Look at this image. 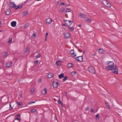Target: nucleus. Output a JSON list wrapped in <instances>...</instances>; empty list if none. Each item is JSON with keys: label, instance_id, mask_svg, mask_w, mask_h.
<instances>
[{"label": "nucleus", "instance_id": "f257e3e1", "mask_svg": "<svg viewBox=\"0 0 122 122\" xmlns=\"http://www.w3.org/2000/svg\"><path fill=\"white\" fill-rule=\"evenodd\" d=\"M108 66H106L105 69L106 70H112V69L114 68H116V65H114V63L113 61H110L108 63Z\"/></svg>", "mask_w": 122, "mask_h": 122}, {"label": "nucleus", "instance_id": "f03ea898", "mask_svg": "<svg viewBox=\"0 0 122 122\" xmlns=\"http://www.w3.org/2000/svg\"><path fill=\"white\" fill-rule=\"evenodd\" d=\"M63 21L65 23L66 26H70L73 23V21H68L65 20H64Z\"/></svg>", "mask_w": 122, "mask_h": 122}, {"label": "nucleus", "instance_id": "7ed1b4c3", "mask_svg": "<svg viewBox=\"0 0 122 122\" xmlns=\"http://www.w3.org/2000/svg\"><path fill=\"white\" fill-rule=\"evenodd\" d=\"M88 69L90 72L93 74H94L95 73V70L93 67L92 66H90L88 68Z\"/></svg>", "mask_w": 122, "mask_h": 122}, {"label": "nucleus", "instance_id": "20e7f679", "mask_svg": "<svg viewBox=\"0 0 122 122\" xmlns=\"http://www.w3.org/2000/svg\"><path fill=\"white\" fill-rule=\"evenodd\" d=\"M103 3L104 5L107 7H110L111 6V5L109 2L107 0H105L104 2Z\"/></svg>", "mask_w": 122, "mask_h": 122}, {"label": "nucleus", "instance_id": "39448f33", "mask_svg": "<svg viewBox=\"0 0 122 122\" xmlns=\"http://www.w3.org/2000/svg\"><path fill=\"white\" fill-rule=\"evenodd\" d=\"M75 59L78 61L81 62L83 61V57L82 56L77 57Z\"/></svg>", "mask_w": 122, "mask_h": 122}, {"label": "nucleus", "instance_id": "423d86ee", "mask_svg": "<svg viewBox=\"0 0 122 122\" xmlns=\"http://www.w3.org/2000/svg\"><path fill=\"white\" fill-rule=\"evenodd\" d=\"M112 70H112V72L113 73L116 74H118V69L117 68V66H116V68H114L112 69Z\"/></svg>", "mask_w": 122, "mask_h": 122}, {"label": "nucleus", "instance_id": "0eeeda50", "mask_svg": "<svg viewBox=\"0 0 122 122\" xmlns=\"http://www.w3.org/2000/svg\"><path fill=\"white\" fill-rule=\"evenodd\" d=\"M9 5L10 8H15L17 7V6L13 2H10L9 4Z\"/></svg>", "mask_w": 122, "mask_h": 122}, {"label": "nucleus", "instance_id": "6e6552de", "mask_svg": "<svg viewBox=\"0 0 122 122\" xmlns=\"http://www.w3.org/2000/svg\"><path fill=\"white\" fill-rule=\"evenodd\" d=\"M59 84L58 82H53L52 84V85L53 87L54 88H57L58 85Z\"/></svg>", "mask_w": 122, "mask_h": 122}, {"label": "nucleus", "instance_id": "1a4fd4ad", "mask_svg": "<svg viewBox=\"0 0 122 122\" xmlns=\"http://www.w3.org/2000/svg\"><path fill=\"white\" fill-rule=\"evenodd\" d=\"M63 34L65 38L68 39L70 37V34L68 33H64Z\"/></svg>", "mask_w": 122, "mask_h": 122}, {"label": "nucleus", "instance_id": "9d476101", "mask_svg": "<svg viewBox=\"0 0 122 122\" xmlns=\"http://www.w3.org/2000/svg\"><path fill=\"white\" fill-rule=\"evenodd\" d=\"M53 21V20L51 18H49L46 20V22L48 24H51Z\"/></svg>", "mask_w": 122, "mask_h": 122}, {"label": "nucleus", "instance_id": "9b49d317", "mask_svg": "<svg viewBox=\"0 0 122 122\" xmlns=\"http://www.w3.org/2000/svg\"><path fill=\"white\" fill-rule=\"evenodd\" d=\"M54 76V74L53 73H50L48 75V77L49 78H50L53 77Z\"/></svg>", "mask_w": 122, "mask_h": 122}, {"label": "nucleus", "instance_id": "f8f14e48", "mask_svg": "<svg viewBox=\"0 0 122 122\" xmlns=\"http://www.w3.org/2000/svg\"><path fill=\"white\" fill-rule=\"evenodd\" d=\"M16 24V21H13L11 22V25L13 27H15Z\"/></svg>", "mask_w": 122, "mask_h": 122}, {"label": "nucleus", "instance_id": "ddd939ff", "mask_svg": "<svg viewBox=\"0 0 122 122\" xmlns=\"http://www.w3.org/2000/svg\"><path fill=\"white\" fill-rule=\"evenodd\" d=\"M12 64V62L8 61L6 64V66L8 67H10L11 66Z\"/></svg>", "mask_w": 122, "mask_h": 122}, {"label": "nucleus", "instance_id": "4468645a", "mask_svg": "<svg viewBox=\"0 0 122 122\" xmlns=\"http://www.w3.org/2000/svg\"><path fill=\"white\" fill-rule=\"evenodd\" d=\"M47 90L46 88H45L43 90H42V93L43 95H45L46 94Z\"/></svg>", "mask_w": 122, "mask_h": 122}, {"label": "nucleus", "instance_id": "2eb2a0df", "mask_svg": "<svg viewBox=\"0 0 122 122\" xmlns=\"http://www.w3.org/2000/svg\"><path fill=\"white\" fill-rule=\"evenodd\" d=\"M80 16L83 18H85L86 17V15L81 13H80Z\"/></svg>", "mask_w": 122, "mask_h": 122}, {"label": "nucleus", "instance_id": "dca6fc26", "mask_svg": "<svg viewBox=\"0 0 122 122\" xmlns=\"http://www.w3.org/2000/svg\"><path fill=\"white\" fill-rule=\"evenodd\" d=\"M110 17L111 19H114L115 18L116 15L114 14H112L110 15Z\"/></svg>", "mask_w": 122, "mask_h": 122}, {"label": "nucleus", "instance_id": "f3484780", "mask_svg": "<svg viewBox=\"0 0 122 122\" xmlns=\"http://www.w3.org/2000/svg\"><path fill=\"white\" fill-rule=\"evenodd\" d=\"M10 9H7L5 11V13L6 15H8L10 14Z\"/></svg>", "mask_w": 122, "mask_h": 122}, {"label": "nucleus", "instance_id": "a211bd4d", "mask_svg": "<svg viewBox=\"0 0 122 122\" xmlns=\"http://www.w3.org/2000/svg\"><path fill=\"white\" fill-rule=\"evenodd\" d=\"M98 52L100 54H102V53H104L105 52L104 51L101 49H99L98 51Z\"/></svg>", "mask_w": 122, "mask_h": 122}, {"label": "nucleus", "instance_id": "6ab92c4d", "mask_svg": "<svg viewBox=\"0 0 122 122\" xmlns=\"http://www.w3.org/2000/svg\"><path fill=\"white\" fill-rule=\"evenodd\" d=\"M65 10V9L64 8H61L59 10V13H62L64 12Z\"/></svg>", "mask_w": 122, "mask_h": 122}, {"label": "nucleus", "instance_id": "aec40b11", "mask_svg": "<svg viewBox=\"0 0 122 122\" xmlns=\"http://www.w3.org/2000/svg\"><path fill=\"white\" fill-rule=\"evenodd\" d=\"M64 77V75L63 73H62L59 75V77L60 79H61Z\"/></svg>", "mask_w": 122, "mask_h": 122}, {"label": "nucleus", "instance_id": "412c9836", "mask_svg": "<svg viewBox=\"0 0 122 122\" xmlns=\"http://www.w3.org/2000/svg\"><path fill=\"white\" fill-rule=\"evenodd\" d=\"M67 66L69 68H71L73 67L74 65L71 63H69L68 64Z\"/></svg>", "mask_w": 122, "mask_h": 122}, {"label": "nucleus", "instance_id": "4be33fe9", "mask_svg": "<svg viewBox=\"0 0 122 122\" xmlns=\"http://www.w3.org/2000/svg\"><path fill=\"white\" fill-rule=\"evenodd\" d=\"M61 61H58L56 62V64L58 66H59L61 65Z\"/></svg>", "mask_w": 122, "mask_h": 122}, {"label": "nucleus", "instance_id": "5701e85b", "mask_svg": "<svg viewBox=\"0 0 122 122\" xmlns=\"http://www.w3.org/2000/svg\"><path fill=\"white\" fill-rule=\"evenodd\" d=\"M22 7V4L21 5H18L17 7H15V10H16L18 9H20Z\"/></svg>", "mask_w": 122, "mask_h": 122}, {"label": "nucleus", "instance_id": "b1692460", "mask_svg": "<svg viewBox=\"0 0 122 122\" xmlns=\"http://www.w3.org/2000/svg\"><path fill=\"white\" fill-rule=\"evenodd\" d=\"M41 56V55L40 53L38 54L37 55L36 57V59H37L39 58H40Z\"/></svg>", "mask_w": 122, "mask_h": 122}, {"label": "nucleus", "instance_id": "393cba45", "mask_svg": "<svg viewBox=\"0 0 122 122\" xmlns=\"http://www.w3.org/2000/svg\"><path fill=\"white\" fill-rule=\"evenodd\" d=\"M87 18V19L86 20V21L88 22L89 23H90L91 21V20L88 18Z\"/></svg>", "mask_w": 122, "mask_h": 122}, {"label": "nucleus", "instance_id": "a878e982", "mask_svg": "<svg viewBox=\"0 0 122 122\" xmlns=\"http://www.w3.org/2000/svg\"><path fill=\"white\" fill-rule=\"evenodd\" d=\"M76 72L75 71H73L71 72L70 73V74L71 75H72V76H73V75H75L76 74Z\"/></svg>", "mask_w": 122, "mask_h": 122}, {"label": "nucleus", "instance_id": "bb28decb", "mask_svg": "<svg viewBox=\"0 0 122 122\" xmlns=\"http://www.w3.org/2000/svg\"><path fill=\"white\" fill-rule=\"evenodd\" d=\"M64 78L63 79V81H64L68 79V77L67 76H65L64 77Z\"/></svg>", "mask_w": 122, "mask_h": 122}, {"label": "nucleus", "instance_id": "cd10ccee", "mask_svg": "<svg viewBox=\"0 0 122 122\" xmlns=\"http://www.w3.org/2000/svg\"><path fill=\"white\" fill-rule=\"evenodd\" d=\"M29 50V48L28 47H26L25 50V51L24 52L25 53L27 52Z\"/></svg>", "mask_w": 122, "mask_h": 122}, {"label": "nucleus", "instance_id": "c85d7f7f", "mask_svg": "<svg viewBox=\"0 0 122 122\" xmlns=\"http://www.w3.org/2000/svg\"><path fill=\"white\" fill-rule=\"evenodd\" d=\"M29 25V24L28 23H26L25 24V25L24 26V27L25 28H26L28 27Z\"/></svg>", "mask_w": 122, "mask_h": 122}, {"label": "nucleus", "instance_id": "c756f323", "mask_svg": "<svg viewBox=\"0 0 122 122\" xmlns=\"http://www.w3.org/2000/svg\"><path fill=\"white\" fill-rule=\"evenodd\" d=\"M71 31H73L74 29L73 27H69L68 28Z\"/></svg>", "mask_w": 122, "mask_h": 122}, {"label": "nucleus", "instance_id": "7c9ffc66", "mask_svg": "<svg viewBox=\"0 0 122 122\" xmlns=\"http://www.w3.org/2000/svg\"><path fill=\"white\" fill-rule=\"evenodd\" d=\"M59 1H58V4L60 5H64L65 4L64 3H61V2H60L61 3L60 4L59 3Z\"/></svg>", "mask_w": 122, "mask_h": 122}, {"label": "nucleus", "instance_id": "2f4dec72", "mask_svg": "<svg viewBox=\"0 0 122 122\" xmlns=\"http://www.w3.org/2000/svg\"><path fill=\"white\" fill-rule=\"evenodd\" d=\"M28 13V12L27 11H25L24 12V16H25Z\"/></svg>", "mask_w": 122, "mask_h": 122}, {"label": "nucleus", "instance_id": "473e14b6", "mask_svg": "<svg viewBox=\"0 0 122 122\" xmlns=\"http://www.w3.org/2000/svg\"><path fill=\"white\" fill-rule=\"evenodd\" d=\"M105 105H106L107 107L108 108H110V107L109 106V105L108 104V103L107 102H105Z\"/></svg>", "mask_w": 122, "mask_h": 122}, {"label": "nucleus", "instance_id": "72a5a7b5", "mask_svg": "<svg viewBox=\"0 0 122 122\" xmlns=\"http://www.w3.org/2000/svg\"><path fill=\"white\" fill-rule=\"evenodd\" d=\"M71 11V10L69 8H67L66 10L65 11L66 12H70Z\"/></svg>", "mask_w": 122, "mask_h": 122}, {"label": "nucleus", "instance_id": "f704fd0d", "mask_svg": "<svg viewBox=\"0 0 122 122\" xmlns=\"http://www.w3.org/2000/svg\"><path fill=\"white\" fill-rule=\"evenodd\" d=\"M36 110L35 109H33L31 110V112L32 113H35Z\"/></svg>", "mask_w": 122, "mask_h": 122}, {"label": "nucleus", "instance_id": "c9c22d12", "mask_svg": "<svg viewBox=\"0 0 122 122\" xmlns=\"http://www.w3.org/2000/svg\"><path fill=\"white\" fill-rule=\"evenodd\" d=\"M17 103L18 104L19 106H20L21 105H22V103L19 102H17Z\"/></svg>", "mask_w": 122, "mask_h": 122}, {"label": "nucleus", "instance_id": "e433bc0d", "mask_svg": "<svg viewBox=\"0 0 122 122\" xmlns=\"http://www.w3.org/2000/svg\"><path fill=\"white\" fill-rule=\"evenodd\" d=\"M10 108L9 110H12L13 109V107H11V102L10 103Z\"/></svg>", "mask_w": 122, "mask_h": 122}, {"label": "nucleus", "instance_id": "4c0bfd02", "mask_svg": "<svg viewBox=\"0 0 122 122\" xmlns=\"http://www.w3.org/2000/svg\"><path fill=\"white\" fill-rule=\"evenodd\" d=\"M57 102H58L59 104H62V103L60 99H59V100L57 101Z\"/></svg>", "mask_w": 122, "mask_h": 122}, {"label": "nucleus", "instance_id": "58836bf2", "mask_svg": "<svg viewBox=\"0 0 122 122\" xmlns=\"http://www.w3.org/2000/svg\"><path fill=\"white\" fill-rule=\"evenodd\" d=\"M38 60H37L34 61V63L35 65H36L38 64Z\"/></svg>", "mask_w": 122, "mask_h": 122}, {"label": "nucleus", "instance_id": "ea45409f", "mask_svg": "<svg viewBox=\"0 0 122 122\" xmlns=\"http://www.w3.org/2000/svg\"><path fill=\"white\" fill-rule=\"evenodd\" d=\"M74 53V50H71L70 51V53L72 55L73 53Z\"/></svg>", "mask_w": 122, "mask_h": 122}, {"label": "nucleus", "instance_id": "a19ab883", "mask_svg": "<svg viewBox=\"0 0 122 122\" xmlns=\"http://www.w3.org/2000/svg\"><path fill=\"white\" fill-rule=\"evenodd\" d=\"M12 39L11 38H10L9 39L8 41V43H9L12 41Z\"/></svg>", "mask_w": 122, "mask_h": 122}, {"label": "nucleus", "instance_id": "79ce46f5", "mask_svg": "<svg viewBox=\"0 0 122 122\" xmlns=\"http://www.w3.org/2000/svg\"><path fill=\"white\" fill-rule=\"evenodd\" d=\"M7 55V53L6 52H5V53L4 55L3 56L4 57H5Z\"/></svg>", "mask_w": 122, "mask_h": 122}, {"label": "nucleus", "instance_id": "37998d69", "mask_svg": "<svg viewBox=\"0 0 122 122\" xmlns=\"http://www.w3.org/2000/svg\"><path fill=\"white\" fill-rule=\"evenodd\" d=\"M42 81V79H39L38 81V82L39 83H41Z\"/></svg>", "mask_w": 122, "mask_h": 122}, {"label": "nucleus", "instance_id": "c03bdc74", "mask_svg": "<svg viewBox=\"0 0 122 122\" xmlns=\"http://www.w3.org/2000/svg\"><path fill=\"white\" fill-rule=\"evenodd\" d=\"M89 109V106H88L87 107H86L85 109V110L86 111H87V110H88Z\"/></svg>", "mask_w": 122, "mask_h": 122}, {"label": "nucleus", "instance_id": "a18cd8bd", "mask_svg": "<svg viewBox=\"0 0 122 122\" xmlns=\"http://www.w3.org/2000/svg\"><path fill=\"white\" fill-rule=\"evenodd\" d=\"M96 118H98V119H99V115L98 114H97L96 116Z\"/></svg>", "mask_w": 122, "mask_h": 122}, {"label": "nucleus", "instance_id": "49530a36", "mask_svg": "<svg viewBox=\"0 0 122 122\" xmlns=\"http://www.w3.org/2000/svg\"><path fill=\"white\" fill-rule=\"evenodd\" d=\"M94 110H93V108H92L91 109V113H94Z\"/></svg>", "mask_w": 122, "mask_h": 122}, {"label": "nucleus", "instance_id": "de8ad7c7", "mask_svg": "<svg viewBox=\"0 0 122 122\" xmlns=\"http://www.w3.org/2000/svg\"><path fill=\"white\" fill-rule=\"evenodd\" d=\"M73 57H75L76 56V55L74 53L71 55Z\"/></svg>", "mask_w": 122, "mask_h": 122}, {"label": "nucleus", "instance_id": "09e8293b", "mask_svg": "<svg viewBox=\"0 0 122 122\" xmlns=\"http://www.w3.org/2000/svg\"><path fill=\"white\" fill-rule=\"evenodd\" d=\"M35 103V102H31L30 103H28V104H30L32 103Z\"/></svg>", "mask_w": 122, "mask_h": 122}, {"label": "nucleus", "instance_id": "8fccbe9b", "mask_svg": "<svg viewBox=\"0 0 122 122\" xmlns=\"http://www.w3.org/2000/svg\"><path fill=\"white\" fill-rule=\"evenodd\" d=\"M33 36H34V37L36 36V33H34L33 35Z\"/></svg>", "mask_w": 122, "mask_h": 122}, {"label": "nucleus", "instance_id": "3c124183", "mask_svg": "<svg viewBox=\"0 0 122 122\" xmlns=\"http://www.w3.org/2000/svg\"><path fill=\"white\" fill-rule=\"evenodd\" d=\"M35 90L33 89H32L31 90V92H35Z\"/></svg>", "mask_w": 122, "mask_h": 122}, {"label": "nucleus", "instance_id": "603ef678", "mask_svg": "<svg viewBox=\"0 0 122 122\" xmlns=\"http://www.w3.org/2000/svg\"><path fill=\"white\" fill-rule=\"evenodd\" d=\"M16 116L17 117H20V114H16Z\"/></svg>", "mask_w": 122, "mask_h": 122}, {"label": "nucleus", "instance_id": "864d4df0", "mask_svg": "<svg viewBox=\"0 0 122 122\" xmlns=\"http://www.w3.org/2000/svg\"><path fill=\"white\" fill-rule=\"evenodd\" d=\"M15 119L18 120L19 121H20V119L18 117H16Z\"/></svg>", "mask_w": 122, "mask_h": 122}, {"label": "nucleus", "instance_id": "5fc2aeb1", "mask_svg": "<svg viewBox=\"0 0 122 122\" xmlns=\"http://www.w3.org/2000/svg\"><path fill=\"white\" fill-rule=\"evenodd\" d=\"M78 51L79 52H81L82 51L81 49H79Z\"/></svg>", "mask_w": 122, "mask_h": 122}, {"label": "nucleus", "instance_id": "6e6d98bb", "mask_svg": "<svg viewBox=\"0 0 122 122\" xmlns=\"http://www.w3.org/2000/svg\"><path fill=\"white\" fill-rule=\"evenodd\" d=\"M48 32H46V37H47V36H48Z\"/></svg>", "mask_w": 122, "mask_h": 122}, {"label": "nucleus", "instance_id": "4d7b16f0", "mask_svg": "<svg viewBox=\"0 0 122 122\" xmlns=\"http://www.w3.org/2000/svg\"><path fill=\"white\" fill-rule=\"evenodd\" d=\"M62 26H65L66 25L65 23V24H62Z\"/></svg>", "mask_w": 122, "mask_h": 122}, {"label": "nucleus", "instance_id": "13d9d810", "mask_svg": "<svg viewBox=\"0 0 122 122\" xmlns=\"http://www.w3.org/2000/svg\"><path fill=\"white\" fill-rule=\"evenodd\" d=\"M47 37H46V38L45 39V41H47Z\"/></svg>", "mask_w": 122, "mask_h": 122}, {"label": "nucleus", "instance_id": "bf43d9fd", "mask_svg": "<svg viewBox=\"0 0 122 122\" xmlns=\"http://www.w3.org/2000/svg\"><path fill=\"white\" fill-rule=\"evenodd\" d=\"M70 6V5H66V7L68 6Z\"/></svg>", "mask_w": 122, "mask_h": 122}, {"label": "nucleus", "instance_id": "052dcab7", "mask_svg": "<svg viewBox=\"0 0 122 122\" xmlns=\"http://www.w3.org/2000/svg\"><path fill=\"white\" fill-rule=\"evenodd\" d=\"M81 25H78V26L79 27H81Z\"/></svg>", "mask_w": 122, "mask_h": 122}, {"label": "nucleus", "instance_id": "680f3d73", "mask_svg": "<svg viewBox=\"0 0 122 122\" xmlns=\"http://www.w3.org/2000/svg\"><path fill=\"white\" fill-rule=\"evenodd\" d=\"M85 52H86V51H85V50H84L83 51V53H85Z\"/></svg>", "mask_w": 122, "mask_h": 122}, {"label": "nucleus", "instance_id": "e2e57ef3", "mask_svg": "<svg viewBox=\"0 0 122 122\" xmlns=\"http://www.w3.org/2000/svg\"><path fill=\"white\" fill-rule=\"evenodd\" d=\"M1 22L0 20V27L1 26Z\"/></svg>", "mask_w": 122, "mask_h": 122}, {"label": "nucleus", "instance_id": "0e129e2a", "mask_svg": "<svg viewBox=\"0 0 122 122\" xmlns=\"http://www.w3.org/2000/svg\"><path fill=\"white\" fill-rule=\"evenodd\" d=\"M64 93L66 94V95L67 94V93L66 92H64Z\"/></svg>", "mask_w": 122, "mask_h": 122}, {"label": "nucleus", "instance_id": "69168bd1", "mask_svg": "<svg viewBox=\"0 0 122 122\" xmlns=\"http://www.w3.org/2000/svg\"><path fill=\"white\" fill-rule=\"evenodd\" d=\"M20 96L21 97H22V94H21L20 95Z\"/></svg>", "mask_w": 122, "mask_h": 122}, {"label": "nucleus", "instance_id": "338daca9", "mask_svg": "<svg viewBox=\"0 0 122 122\" xmlns=\"http://www.w3.org/2000/svg\"><path fill=\"white\" fill-rule=\"evenodd\" d=\"M92 55L93 56V55H94V56H95V54H93Z\"/></svg>", "mask_w": 122, "mask_h": 122}, {"label": "nucleus", "instance_id": "774afa93", "mask_svg": "<svg viewBox=\"0 0 122 122\" xmlns=\"http://www.w3.org/2000/svg\"><path fill=\"white\" fill-rule=\"evenodd\" d=\"M67 15V14H65V16H66Z\"/></svg>", "mask_w": 122, "mask_h": 122}]
</instances>
